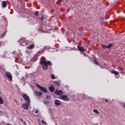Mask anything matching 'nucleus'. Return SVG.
I'll return each mask as SVG.
<instances>
[{
  "label": "nucleus",
  "instance_id": "f257e3e1",
  "mask_svg": "<svg viewBox=\"0 0 125 125\" xmlns=\"http://www.w3.org/2000/svg\"><path fill=\"white\" fill-rule=\"evenodd\" d=\"M40 64L41 65H43L42 67H43V69L44 70H47V68H48L47 65H52V63H51V62L50 61H47V62H46L45 61H42L40 62Z\"/></svg>",
  "mask_w": 125,
  "mask_h": 125
},
{
  "label": "nucleus",
  "instance_id": "f03ea898",
  "mask_svg": "<svg viewBox=\"0 0 125 125\" xmlns=\"http://www.w3.org/2000/svg\"><path fill=\"white\" fill-rule=\"evenodd\" d=\"M19 43L22 46H25V45H27L28 42L26 41L25 38H22L19 41Z\"/></svg>",
  "mask_w": 125,
  "mask_h": 125
},
{
  "label": "nucleus",
  "instance_id": "7ed1b4c3",
  "mask_svg": "<svg viewBox=\"0 0 125 125\" xmlns=\"http://www.w3.org/2000/svg\"><path fill=\"white\" fill-rule=\"evenodd\" d=\"M22 97H23V98H24V99L25 101H26V103L30 104V97H29V96H28V95H27L25 93H22Z\"/></svg>",
  "mask_w": 125,
  "mask_h": 125
},
{
  "label": "nucleus",
  "instance_id": "20e7f679",
  "mask_svg": "<svg viewBox=\"0 0 125 125\" xmlns=\"http://www.w3.org/2000/svg\"><path fill=\"white\" fill-rule=\"evenodd\" d=\"M36 86L38 87L39 89L41 90V91H42V92H44V93H46V92H47L46 88L42 87L38 83H36Z\"/></svg>",
  "mask_w": 125,
  "mask_h": 125
},
{
  "label": "nucleus",
  "instance_id": "39448f33",
  "mask_svg": "<svg viewBox=\"0 0 125 125\" xmlns=\"http://www.w3.org/2000/svg\"><path fill=\"white\" fill-rule=\"evenodd\" d=\"M60 99L63 100V101H70V99L66 95H62L59 97Z\"/></svg>",
  "mask_w": 125,
  "mask_h": 125
},
{
  "label": "nucleus",
  "instance_id": "423d86ee",
  "mask_svg": "<svg viewBox=\"0 0 125 125\" xmlns=\"http://www.w3.org/2000/svg\"><path fill=\"white\" fill-rule=\"evenodd\" d=\"M101 46L104 48V49H105V48H111L112 46H113V43H109L108 45H105L103 44H101Z\"/></svg>",
  "mask_w": 125,
  "mask_h": 125
},
{
  "label": "nucleus",
  "instance_id": "0eeeda50",
  "mask_svg": "<svg viewBox=\"0 0 125 125\" xmlns=\"http://www.w3.org/2000/svg\"><path fill=\"white\" fill-rule=\"evenodd\" d=\"M111 74H114L115 75V78L116 79H119L120 78V73L119 72L116 71L115 70H112L111 71Z\"/></svg>",
  "mask_w": 125,
  "mask_h": 125
},
{
  "label": "nucleus",
  "instance_id": "6e6552de",
  "mask_svg": "<svg viewBox=\"0 0 125 125\" xmlns=\"http://www.w3.org/2000/svg\"><path fill=\"white\" fill-rule=\"evenodd\" d=\"M5 75L6 76L7 78L9 79V80H10V81L12 80V75H11V73L8 72H6Z\"/></svg>",
  "mask_w": 125,
  "mask_h": 125
},
{
  "label": "nucleus",
  "instance_id": "1a4fd4ad",
  "mask_svg": "<svg viewBox=\"0 0 125 125\" xmlns=\"http://www.w3.org/2000/svg\"><path fill=\"white\" fill-rule=\"evenodd\" d=\"M55 94H56L57 95H62V94H63V91H62V90H57L56 89L55 91Z\"/></svg>",
  "mask_w": 125,
  "mask_h": 125
},
{
  "label": "nucleus",
  "instance_id": "9d476101",
  "mask_svg": "<svg viewBox=\"0 0 125 125\" xmlns=\"http://www.w3.org/2000/svg\"><path fill=\"white\" fill-rule=\"evenodd\" d=\"M29 105H30V104L28 103H26L25 104H22V108H23V109H25V110H28Z\"/></svg>",
  "mask_w": 125,
  "mask_h": 125
},
{
  "label": "nucleus",
  "instance_id": "9b49d317",
  "mask_svg": "<svg viewBox=\"0 0 125 125\" xmlns=\"http://www.w3.org/2000/svg\"><path fill=\"white\" fill-rule=\"evenodd\" d=\"M55 104L57 106H60V104H61V103H60V101H59L58 100H55Z\"/></svg>",
  "mask_w": 125,
  "mask_h": 125
},
{
  "label": "nucleus",
  "instance_id": "f8f14e48",
  "mask_svg": "<svg viewBox=\"0 0 125 125\" xmlns=\"http://www.w3.org/2000/svg\"><path fill=\"white\" fill-rule=\"evenodd\" d=\"M49 89L51 92H53L54 91V90L55 88H54V86H50L49 87Z\"/></svg>",
  "mask_w": 125,
  "mask_h": 125
},
{
  "label": "nucleus",
  "instance_id": "ddd939ff",
  "mask_svg": "<svg viewBox=\"0 0 125 125\" xmlns=\"http://www.w3.org/2000/svg\"><path fill=\"white\" fill-rule=\"evenodd\" d=\"M78 48L80 51V52H83L84 51V48L82 46H78Z\"/></svg>",
  "mask_w": 125,
  "mask_h": 125
},
{
  "label": "nucleus",
  "instance_id": "4468645a",
  "mask_svg": "<svg viewBox=\"0 0 125 125\" xmlns=\"http://www.w3.org/2000/svg\"><path fill=\"white\" fill-rule=\"evenodd\" d=\"M35 48V44H32L30 45L29 46L27 47V49H33V48Z\"/></svg>",
  "mask_w": 125,
  "mask_h": 125
},
{
  "label": "nucleus",
  "instance_id": "2eb2a0df",
  "mask_svg": "<svg viewBox=\"0 0 125 125\" xmlns=\"http://www.w3.org/2000/svg\"><path fill=\"white\" fill-rule=\"evenodd\" d=\"M36 94L37 95V96H42V92H38V91H36L35 92Z\"/></svg>",
  "mask_w": 125,
  "mask_h": 125
},
{
  "label": "nucleus",
  "instance_id": "dca6fc26",
  "mask_svg": "<svg viewBox=\"0 0 125 125\" xmlns=\"http://www.w3.org/2000/svg\"><path fill=\"white\" fill-rule=\"evenodd\" d=\"M4 102H3V99H2V98H1V96H0V104L1 105H2L3 104Z\"/></svg>",
  "mask_w": 125,
  "mask_h": 125
},
{
  "label": "nucleus",
  "instance_id": "f3484780",
  "mask_svg": "<svg viewBox=\"0 0 125 125\" xmlns=\"http://www.w3.org/2000/svg\"><path fill=\"white\" fill-rule=\"evenodd\" d=\"M2 6L3 8H5L6 6V3L5 2V1H4L2 2Z\"/></svg>",
  "mask_w": 125,
  "mask_h": 125
},
{
  "label": "nucleus",
  "instance_id": "a211bd4d",
  "mask_svg": "<svg viewBox=\"0 0 125 125\" xmlns=\"http://www.w3.org/2000/svg\"><path fill=\"white\" fill-rule=\"evenodd\" d=\"M93 112H94V113H95L96 114H99V111H98V110L96 109H94Z\"/></svg>",
  "mask_w": 125,
  "mask_h": 125
},
{
  "label": "nucleus",
  "instance_id": "6ab92c4d",
  "mask_svg": "<svg viewBox=\"0 0 125 125\" xmlns=\"http://www.w3.org/2000/svg\"><path fill=\"white\" fill-rule=\"evenodd\" d=\"M94 62L96 64V65H98L99 66L100 65V64H99V63H98V62H97V61H96V60H94Z\"/></svg>",
  "mask_w": 125,
  "mask_h": 125
},
{
  "label": "nucleus",
  "instance_id": "aec40b11",
  "mask_svg": "<svg viewBox=\"0 0 125 125\" xmlns=\"http://www.w3.org/2000/svg\"><path fill=\"white\" fill-rule=\"evenodd\" d=\"M51 77L52 80H55V76H54V74H52Z\"/></svg>",
  "mask_w": 125,
  "mask_h": 125
},
{
  "label": "nucleus",
  "instance_id": "412c9836",
  "mask_svg": "<svg viewBox=\"0 0 125 125\" xmlns=\"http://www.w3.org/2000/svg\"><path fill=\"white\" fill-rule=\"evenodd\" d=\"M46 99H51V96L50 95L46 96Z\"/></svg>",
  "mask_w": 125,
  "mask_h": 125
},
{
  "label": "nucleus",
  "instance_id": "4be33fe9",
  "mask_svg": "<svg viewBox=\"0 0 125 125\" xmlns=\"http://www.w3.org/2000/svg\"><path fill=\"white\" fill-rule=\"evenodd\" d=\"M35 14L36 16H38L39 15V11H36L35 12Z\"/></svg>",
  "mask_w": 125,
  "mask_h": 125
},
{
  "label": "nucleus",
  "instance_id": "5701e85b",
  "mask_svg": "<svg viewBox=\"0 0 125 125\" xmlns=\"http://www.w3.org/2000/svg\"><path fill=\"white\" fill-rule=\"evenodd\" d=\"M44 17H43V15H42L41 18V20H42V21H43V18Z\"/></svg>",
  "mask_w": 125,
  "mask_h": 125
},
{
  "label": "nucleus",
  "instance_id": "b1692460",
  "mask_svg": "<svg viewBox=\"0 0 125 125\" xmlns=\"http://www.w3.org/2000/svg\"><path fill=\"white\" fill-rule=\"evenodd\" d=\"M35 114H38L39 113V110H36L35 111Z\"/></svg>",
  "mask_w": 125,
  "mask_h": 125
},
{
  "label": "nucleus",
  "instance_id": "393cba45",
  "mask_svg": "<svg viewBox=\"0 0 125 125\" xmlns=\"http://www.w3.org/2000/svg\"><path fill=\"white\" fill-rule=\"evenodd\" d=\"M42 124H44V125H45V124H46V123L45 121H44L43 120H42Z\"/></svg>",
  "mask_w": 125,
  "mask_h": 125
},
{
  "label": "nucleus",
  "instance_id": "a878e982",
  "mask_svg": "<svg viewBox=\"0 0 125 125\" xmlns=\"http://www.w3.org/2000/svg\"><path fill=\"white\" fill-rule=\"evenodd\" d=\"M58 2H62L63 1V0H58Z\"/></svg>",
  "mask_w": 125,
  "mask_h": 125
},
{
  "label": "nucleus",
  "instance_id": "bb28decb",
  "mask_svg": "<svg viewBox=\"0 0 125 125\" xmlns=\"http://www.w3.org/2000/svg\"><path fill=\"white\" fill-rule=\"evenodd\" d=\"M13 54H14V55H15V54H16V52H15V51H14V52H13Z\"/></svg>",
  "mask_w": 125,
  "mask_h": 125
},
{
  "label": "nucleus",
  "instance_id": "cd10ccee",
  "mask_svg": "<svg viewBox=\"0 0 125 125\" xmlns=\"http://www.w3.org/2000/svg\"><path fill=\"white\" fill-rule=\"evenodd\" d=\"M1 44H2V42H0V47L1 46Z\"/></svg>",
  "mask_w": 125,
  "mask_h": 125
},
{
  "label": "nucleus",
  "instance_id": "c85d7f7f",
  "mask_svg": "<svg viewBox=\"0 0 125 125\" xmlns=\"http://www.w3.org/2000/svg\"><path fill=\"white\" fill-rule=\"evenodd\" d=\"M23 125H27V123H26L25 122H23Z\"/></svg>",
  "mask_w": 125,
  "mask_h": 125
},
{
  "label": "nucleus",
  "instance_id": "c756f323",
  "mask_svg": "<svg viewBox=\"0 0 125 125\" xmlns=\"http://www.w3.org/2000/svg\"><path fill=\"white\" fill-rule=\"evenodd\" d=\"M105 102H108V100L105 99Z\"/></svg>",
  "mask_w": 125,
  "mask_h": 125
},
{
  "label": "nucleus",
  "instance_id": "7c9ffc66",
  "mask_svg": "<svg viewBox=\"0 0 125 125\" xmlns=\"http://www.w3.org/2000/svg\"><path fill=\"white\" fill-rule=\"evenodd\" d=\"M124 108H125V103L123 104Z\"/></svg>",
  "mask_w": 125,
  "mask_h": 125
},
{
  "label": "nucleus",
  "instance_id": "2f4dec72",
  "mask_svg": "<svg viewBox=\"0 0 125 125\" xmlns=\"http://www.w3.org/2000/svg\"><path fill=\"white\" fill-rule=\"evenodd\" d=\"M14 101H15V102H16V103H17V101H16V100H14Z\"/></svg>",
  "mask_w": 125,
  "mask_h": 125
},
{
  "label": "nucleus",
  "instance_id": "473e14b6",
  "mask_svg": "<svg viewBox=\"0 0 125 125\" xmlns=\"http://www.w3.org/2000/svg\"><path fill=\"white\" fill-rule=\"evenodd\" d=\"M59 85H60V83L59 82Z\"/></svg>",
  "mask_w": 125,
  "mask_h": 125
},
{
  "label": "nucleus",
  "instance_id": "72a5a7b5",
  "mask_svg": "<svg viewBox=\"0 0 125 125\" xmlns=\"http://www.w3.org/2000/svg\"><path fill=\"white\" fill-rule=\"evenodd\" d=\"M21 122H23V119H21Z\"/></svg>",
  "mask_w": 125,
  "mask_h": 125
},
{
  "label": "nucleus",
  "instance_id": "f704fd0d",
  "mask_svg": "<svg viewBox=\"0 0 125 125\" xmlns=\"http://www.w3.org/2000/svg\"><path fill=\"white\" fill-rule=\"evenodd\" d=\"M0 113H1V111L0 110Z\"/></svg>",
  "mask_w": 125,
  "mask_h": 125
},
{
  "label": "nucleus",
  "instance_id": "c9c22d12",
  "mask_svg": "<svg viewBox=\"0 0 125 125\" xmlns=\"http://www.w3.org/2000/svg\"><path fill=\"white\" fill-rule=\"evenodd\" d=\"M3 36H4V34L3 35Z\"/></svg>",
  "mask_w": 125,
  "mask_h": 125
}]
</instances>
